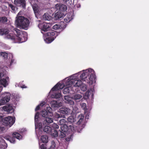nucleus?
Listing matches in <instances>:
<instances>
[{
    "instance_id": "56",
    "label": "nucleus",
    "mask_w": 149,
    "mask_h": 149,
    "mask_svg": "<svg viewBox=\"0 0 149 149\" xmlns=\"http://www.w3.org/2000/svg\"><path fill=\"white\" fill-rule=\"evenodd\" d=\"M21 87L22 88H26L27 87L25 85H23L21 86Z\"/></svg>"
},
{
    "instance_id": "38",
    "label": "nucleus",
    "mask_w": 149,
    "mask_h": 149,
    "mask_svg": "<svg viewBox=\"0 0 149 149\" xmlns=\"http://www.w3.org/2000/svg\"><path fill=\"white\" fill-rule=\"evenodd\" d=\"M9 6L10 7L13 11V12L15 13L16 11L17 10V7H15L11 4H9Z\"/></svg>"
},
{
    "instance_id": "39",
    "label": "nucleus",
    "mask_w": 149,
    "mask_h": 149,
    "mask_svg": "<svg viewBox=\"0 0 149 149\" xmlns=\"http://www.w3.org/2000/svg\"><path fill=\"white\" fill-rule=\"evenodd\" d=\"M80 86H81V89L82 91H84L86 90L87 88L86 84H83L82 83Z\"/></svg>"
},
{
    "instance_id": "18",
    "label": "nucleus",
    "mask_w": 149,
    "mask_h": 149,
    "mask_svg": "<svg viewBox=\"0 0 149 149\" xmlns=\"http://www.w3.org/2000/svg\"><path fill=\"white\" fill-rule=\"evenodd\" d=\"M59 111L60 113L65 114H70L71 112L70 109L67 107L61 108L59 109Z\"/></svg>"
},
{
    "instance_id": "6",
    "label": "nucleus",
    "mask_w": 149,
    "mask_h": 149,
    "mask_svg": "<svg viewBox=\"0 0 149 149\" xmlns=\"http://www.w3.org/2000/svg\"><path fill=\"white\" fill-rule=\"evenodd\" d=\"M15 24L18 27L26 30L29 26V22L24 17H16Z\"/></svg>"
},
{
    "instance_id": "14",
    "label": "nucleus",
    "mask_w": 149,
    "mask_h": 149,
    "mask_svg": "<svg viewBox=\"0 0 149 149\" xmlns=\"http://www.w3.org/2000/svg\"><path fill=\"white\" fill-rule=\"evenodd\" d=\"M1 55L4 59L8 58L11 60L10 64H11L14 61V60L13 59V56L12 54H7L5 52H1Z\"/></svg>"
},
{
    "instance_id": "8",
    "label": "nucleus",
    "mask_w": 149,
    "mask_h": 149,
    "mask_svg": "<svg viewBox=\"0 0 149 149\" xmlns=\"http://www.w3.org/2000/svg\"><path fill=\"white\" fill-rule=\"evenodd\" d=\"M84 116L82 114L79 115L77 119H75L74 116H71L68 117L67 119L68 121L70 123H73L76 120H77V124H81L84 120Z\"/></svg>"
},
{
    "instance_id": "33",
    "label": "nucleus",
    "mask_w": 149,
    "mask_h": 149,
    "mask_svg": "<svg viewBox=\"0 0 149 149\" xmlns=\"http://www.w3.org/2000/svg\"><path fill=\"white\" fill-rule=\"evenodd\" d=\"M41 140L44 143H46L48 141V137L45 135L42 136Z\"/></svg>"
},
{
    "instance_id": "21",
    "label": "nucleus",
    "mask_w": 149,
    "mask_h": 149,
    "mask_svg": "<svg viewBox=\"0 0 149 149\" xmlns=\"http://www.w3.org/2000/svg\"><path fill=\"white\" fill-rule=\"evenodd\" d=\"M64 99L65 102L70 105H73L74 104V102L72 100V97H70L69 96H65L64 97Z\"/></svg>"
},
{
    "instance_id": "53",
    "label": "nucleus",
    "mask_w": 149,
    "mask_h": 149,
    "mask_svg": "<svg viewBox=\"0 0 149 149\" xmlns=\"http://www.w3.org/2000/svg\"><path fill=\"white\" fill-rule=\"evenodd\" d=\"M40 106L39 105H38L37 106L36 108L35 109V111H37L40 108Z\"/></svg>"
},
{
    "instance_id": "58",
    "label": "nucleus",
    "mask_w": 149,
    "mask_h": 149,
    "mask_svg": "<svg viewBox=\"0 0 149 149\" xmlns=\"http://www.w3.org/2000/svg\"><path fill=\"white\" fill-rule=\"evenodd\" d=\"M88 117H89V115H86V118L88 119Z\"/></svg>"
},
{
    "instance_id": "29",
    "label": "nucleus",
    "mask_w": 149,
    "mask_h": 149,
    "mask_svg": "<svg viewBox=\"0 0 149 149\" xmlns=\"http://www.w3.org/2000/svg\"><path fill=\"white\" fill-rule=\"evenodd\" d=\"M52 17L47 13H45L42 16V19L45 20H50L52 19Z\"/></svg>"
},
{
    "instance_id": "16",
    "label": "nucleus",
    "mask_w": 149,
    "mask_h": 149,
    "mask_svg": "<svg viewBox=\"0 0 149 149\" xmlns=\"http://www.w3.org/2000/svg\"><path fill=\"white\" fill-rule=\"evenodd\" d=\"M3 109L5 111H7L8 113H12L14 111V107L10 104L3 106Z\"/></svg>"
},
{
    "instance_id": "9",
    "label": "nucleus",
    "mask_w": 149,
    "mask_h": 149,
    "mask_svg": "<svg viewBox=\"0 0 149 149\" xmlns=\"http://www.w3.org/2000/svg\"><path fill=\"white\" fill-rule=\"evenodd\" d=\"M4 97L0 100V106L5 104L10 100L11 94L8 92H5L3 94Z\"/></svg>"
},
{
    "instance_id": "32",
    "label": "nucleus",
    "mask_w": 149,
    "mask_h": 149,
    "mask_svg": "<svg viewBox=\"0 0 149 149\" xmlns=\"http://www.w3.org/2000/svg\"><path fill=\"white\" fill-rule=\"evenodd\" d=\"M41 114L43 117L45 118L47 116H50L49 115L48 112L45 110L42 111L41 112Z\"/></svg>"
},
{
    "instance_id": "48",
    "label": "nucleus",
    "mask_w": 149,
    "mask_h": 149,
    "mask_svg": "<svg viewBox=\"0 0 149 149\" xmlns=\"http://www.w3.org/2000/svg\"><path fill=\"white\" fill-rule=\"evenodd\" d=\"M5 75V74L3 73V72H0V79H1L2 77H3Z\"/></svg>"
},
{
    "instance_id": "17",
    "label": "nucleus",
    "mask_w": 149,
    "mask_h": 149,
    "mask_svg": "<svg viewBox=\"0 0 149 149\" xmlns=\"http://www.w3.org/2000/svg\"><path fill=\"white\" fill-rule=\"evenodd\" d=\"M14 3L18 6H21L23 8L25 6V0H15Z\"/></svg>"
},
{
    "instance_id": "15",
    "label": "nucleus",
    "mask_w": 149,
    "mask_h": 149,
    "mask_svg": "<svg viewBox=\"0 0 149 149\" xmlns=\"http://www.w3.org/2000/svg\"><path fill=\"white\" fill-rule=\"evenodd\" d=\"M94 91V89L93 88H91L90 90H88L84 95V98L85 99L88 98L89 97L92 98L93 96Z\"/></svg>"
},
{
    "instance_id": "46",
    "label": "nucleus",
    "mask_w": 149,
    "mask_h": 149,
    "mask_svg": "<svg viewBox=\"0 0 149 149\" xmlns=\"http://www.w3.org/2000/svg\"><path fill=\"white\" fill-rule=\"evenodd\" d=\"M41 149H46V146L45 144H42L40 147Z\"/></svg>"
},
{
    "instance_id": "44",
    "label": "nucleus",
    "mask_w": 149,
    "mask_h": 149,
    "mask_svg": "<svg viewBox=\"0 0 149 149\" xmlns=\"http://www.w3.org/2000/svg\"><path fill=\"white\" fill-rule=\"evenodd\" d=\"M52 127L54 129H56L59 128L58 125L55 123H54L52 125Z\"/></svg>"
},
{
    "instance_id": "36",
    "label": "nucleus",
    "mask_w": 149,
    "mask_h": 149,
    "mask_svg": "<svg viewBox=\"0 0 149 149\" xmlns=\"http://www.w3.org/2000/svg\"><path fill=\"white\" fill-rule=\"evenodd\" d=\"M61 26L59 24H56L53 26L52 29L54 30H57L61 29Z\"/></svg>"
},
{
    "instance_id": "49",
    "label": "nucleus",
    "mask_w": 149,
    "mask_h": 149,
    "mask_svg": "<svg viewBox=\"0 0 149 149\" xmlns=\"http://www.w3.org/2000/svg\"><path fill=\"white\" fill-rule=\"evenodd\" d=\"M45 104V102H41L39 105L40 106L42 107Z\"/></svg>"
},
{
    "instance_id": "47",
    "label": "nucleus",
    "mask_w": 149,
    "mask_h": 149,
    "mask_svg": "<svg viewBox=\"0 0 149 149\" xmlns=\"http://www.w3.org/2000/svg\"><path fill=\"white\" fill-rule=\"evenodd\" d=\"M62 117L58 113H56L55 115V117L56 118H61Z\"/></svg>"
},
{
    "instance_id": "7",
    "label": "nucleus",
    "mask_w": 149,
    "mask_h": 149,
    "mask_svg": "<svg viewBox=\"0 0 149 149\" xmlns=\"http://www.w3.org/2000/svg\"><path fill=\"white\" fill-rule=\"evenodd\" d=\"M43 34L44 40L47 43H51L57 36L56 31H52L48 32Z\"/></svg>"
},
{
    "instance_id": "45",
    "label": "nucleus",
    "mask_w": 149,
    "mask_h": 149,
    "mask_svg": "<svg viewBox=\"0 0 149 149\" xmlns=\"http://www.w3.org/2000/svg\"><path fill=\"white\" fill-rule=\"evenodd\" d=\"M55 143L54 142H52V144L50 147V149H55Z\"/></svg>"
},
{
    "instance_id": "11",
    "label": "nucleus",
    "mask_w": 149,
    "mask_h": 149,
    "mask_svg": "<svg viewBox=\"0 0 149 149\" xmlns=\"http://www.w3.org/2000/svg\"><path fill=\"white\" fill-rule=\"evenodd\" d=\"M13 137L6 138V137H4V138L8 140L10 142L12 143H15V137L17 139L19 140L21 139L22 138V136L20 135L19 133L17 132H14L13 134Z\"/></svg>"
},
{
    "instance_id": "35",
    "label": "nucleus",
    "mask_w": 149,
    "mask_h": 149,
    "mask_svg": "<svg viewBox=\"0 0 149 149\" xmlns=\"http://www.w3.org/2000/svg\"><path fill=\"white\" fill-rule=\"evenodd\" d=\"M66 133L67 132H65L61 130L58 133H59L60 137L61 138H63L65 136Z\"/></svg>"
},
{
    "instance_id": "12",
    "label": "nucleus",
    "mask_w": 149,
    "mask_h": 149,
    "mask_svg": "<svg viewBox=\"0 0 149 149\" xmlns=\"http://www.w3.org/2000/svg\"><path fill=\"white\" fill-rule=\"evenodd\" d=\"M50 24L44 22L42 24H40L38 25V27L41 29V32L43 34H45L44 32L47 31L50 27Z\"/></svg>"
},
{
    "instance_id": "20",
    "label": "nucleus",
    "mask_w": 149,
    "mask_h": 149,
    "mask_svg": "<svg viewBox=\"0 0 149 149\" xmlns=\"http://www.w3.org/2000/svg\"><path fill=\"white\" fill-rule=\"evenodd\" d=\"M64 99L65 102L70 105H73L74 104V102L72 100V97H70L69 96H65L64 97Z\"/></svg>"
},
{
    "instance_id": "10",
    "label": "nucleus",
    "mask_w": 149,
    "mask_h": 149,
    "mask_svg": "<svg viewBox=\"0 0 149 149\" xmlns=\"http://www.w3.org/2000/svg\"><path fill=\"white\" fill-rule=\"evenodd\" d=\"M2 121L4 125L10 127L15 122V118L10 116H8L2 120Z\"/></svg>"
},
{
    "instance_id": "30",
    "label": "nucleus",
    "mask_w": 149,
    "mask_h": 149,
    "mask_svg": "<svg viewBox=\"0 0 149 149\" xmlns=\"http://www.w3.org/2000/svg\"><path fill=\"white\" fill-rule=\"evenodd\" d=\"M8 20L6 17H0V22L5 24H7L8 23Z\"/></svg>"
},
{
    "instance_id": "25",
    "label": "nucleus",
    "mask_w": 149,
    "mask_h": 149,
    "mask_svg": "<svg viewBox=\"0 0 149 149\" xmlns=\"http://www.w3.org/2000/svg\"><path fill=\"white\" fill-rule=\"evenodd\" d=\"M32 7L36 16L40 13L41 11V9L36 5H33Z\"/></svg>"
},
{
    "instance_id": "57",
    "label": "nucleus",
    "mask_w": 149,
    "mask_h": 149,
    "mask_svg": "<svg viewBox=\"0 0 149 149\" xmlns=\"http://www.w3.org/2000/svg\"><path fill=\"white\" fill-rule=\"evenodd\" d=\"M2 87L0 86V92L2 90Z\"/></svg>"
},
{
    "instance_id": "40",
    "label": "nucleus",
    "mask_w": 149,
    "mask_h": 149,
    "mask_svg": "<svg viewBox=\"0 0 149 149\" xmlns=\"http://www.w3.org/2000/svg\"><path fill=\"white\" fill-rule=\"evenodd\" d=\"M79 112V111L77 107H74L73 108L72 112L74 113H77Z\"/></svg>"
},
{
    "instance_id": "41",
    "label": "nucleus",
    "mask_w": 149,
    "mask_h": 149,
    "mask_svg": "<svg viewBox=\"0 0 149 149\" xmlns=\"http://www.w3.org/2000/svg\"><path fill=\"white\" fill-rule=\"evenodd\" d=\"M70 130L71 131H73L74 130V127L72 125H70L68 127V131L69 132L70 131Z\"/></svg>"
},
{
    "instance_id": "13",
    "label": "nucleus",
    "mask_w": 149,
    "mask_h": 149,
    "mask_svg": "<svg viewBox=\"0 0 149 149\" xmlns=\"http://www.w3.org/2000/svg\"><path fill=\"white\" fill-rule=\"evenodd\" d=\"M55 8L57 10L63 12L67 9V7L65 5L60 3H57L55 5Z\"/></svg>"
},
{
    "instance_id": "27",
    "label": "nucleus",
    "mask_w": 149,
    "mask_h": 149,
    "mask_svg": "<svg viewBox=\"0 0 149 149\" xmlns=\"http://www.w3.org/2000/svg\"><path fill=\"white\" fill-rule=\"evenodd\" d=\"M0 143L1 144V145H0V149L1 148L5 149L7 147V143H5L4 140L1 137L0 138Z\"/></svg>"
},
{
    "instance_id": "59",
    "label": "nucleus",
    "mask_w": 149,
    "mask_h": 149,
    "mask_svg": "<svg viewBox=\"0 0 149 149\" xmlns=\"http://www.w3.org/2000/svg\"><path fill=\"white\" fill-rule=\"evenodd\" d=\"M2 120L1 116H0V123L1 122V120Z\"/></svg>"
},
{
    "instance_id": "26",
    "label": "nucleus",
    "mask_w": 149,
    "mask_h": 149,
    "mask_svg": "<svg viewBox=\"0 0 149 149\" xmlns=\"http://www.w3.org/2000/svg\"><path fill=\"white\" fill-rule=\"evenodd\" d=\"M49 117L47 116L45 120L43 122V125H47V123H50L53 122V118Z\"/></svg>"
},
{
    "instance_id": "55",
    "label": "nucleus",
    "mask_w": 149,
    "mask_h": 149,
    "mask_svg": "<svg viewBox=\"0 0 149 149\" xmlns=\"http://www.w3.org/2000/svg\"><path fill=\"white\" fill-rule=\"evenodd\" d=\"M70 137L67 138L66 139V140L67 141H69L70 140Z\"/></svg>"
},
{
    "instance_id": "43",
    "label": "nucleus",
    "mask_w": 149,
    "mask_h": 149,
    "mask_svg": "<svg viewBox=\"0 0 149 149\" xmlns=\"http://www.w3.org/2000/svg\"><path fill=\"white\" fill-rule=\"evenodd\" d=\"M70 19L69 18H67L66 17H65V19H64V20L65 22H70L72 19V18L71 17V16H70Z\"/></svg>"
},
{
    "instance_id": "3",
    "label": "nucleus",
    "mask_w": 149,
    "mask_h": 149,
    "mask_svg": "<svg viewBox=\"0 0 149 149\" xmlns=\"http://www.w3.org/2000/svg\"><path fill=\"white\" fill-rule=\"evenodd\" d=\"M77 73H78L79 77H79L81 79L88 83L93 84L95 79V72L91 68L84 70Z\"/></svg>"
},
{
    "instance_id": "22",
    "label": "nucleus",
    "mask_w": 149,
    "mask_h": 149,
    "mask_svg": "<svg viewBox=\"0 0 149 149\" xmlns=\"http://www.w3.org/2000/svg\"><path fill=\"white\" fill-rule=\"evenodd\" d=\"M64 99L65 102L70 105H73L74 104V102L72 100V97H70L69 96H65L64 97Z\"/></svg>"
},
{
    "instance_id": "34",
    "label": "nucleus",
    "mask_w": 149,
    "mask_h": 149,
    "mask_svg": "<svg viewBox=\"0 0 149 149\" xmlns=\"http://www.w3.org/2000/svg\"><path fill=\"white\" fill-rule=\"evenodd\" d=\"M52 109L50 107H46V111L48 113V114L50 116H53V113L52 112Z\"/></svg>"
},
{
    "instance_id": "31",
    "label": "nucleus",
    "mask_w": 149,
    "mask_h": 149,
    "mask_svg": "<svg viewBox=\"0 0 149 149\" xmlns=\"http://www.w3.org/2000/svg\"><path fill=\"white\" fill-rule=\"evenodd\" d=\"M60 127L61 131L63 132H66L68 131V127L66 124L64 125L61 126Z\"/></svg>"
},
{
    "instance_id": "37",
    "label": "nucleus",
    "mask_w": 149,
    "mask_h": 149,
    "mask_svg": "<svg viewBox=\"0 0 149 149\" xmlns=\"http://www.w3.org/2000/svg\"><path fill=\"white\" fill-rule=\"evenodd\" d=\"M67 123L66 120L64 119H62L60 120L59 121V124L61 125H66V123Z\"/></svg>"
},
{
    "instance_id": "50",
    "label": "nucleus",
    "mask_w": 149,
    "mask_h": 149,
    "mask_svg": "<svg viewBox=\"0 0 149 149\" xmlns=\"http://www.w3.org/2000/svg\"><path fill=\"white\" fill-rule=\"evenodd\" d=\"M70 16H71V17L72 18V19H73V17L72 16V15L71 14H68L67 15L66 17L70 19Z\"/></svg>"
},
{
    "instance_id": "1",
    "label": "nucleus",
    "mask_w": 149,
    "mask_h": 149,
    "mask_svg": "<svg viewBox=\"0 0 149 149\" xmlns=\"http://www.w3.org/2000/svg\"><path fill=\"white\" fill-rule=\"evenodd\" d=\"M13 28L12 27L11 31L7 29H0V35H5L6 38L12 40L15 43H21L26 41L27 38L26 33Z\"/></svg>"
},
{
    "instance_id": "51",
    "label": "nucleus",
    "mask_w": 149,
    "mask_h": 149,
    "mask_svg": "<svg viewBox=\"0 0 149 149\" xmlns=\"http://www.w3.org/2000/svg\"><path fill=\"white\" fill-rule=\"evenodd\" d=\"M81 106L84 109H85L86 107V104L85 103H82Z\"/></svg>"
},
{
    "instance_id": "23",
    "label": "nucleus",
    "mask_w": 149,
    "mask_h": 149,
    "mask_svg": "<svg viewBox=\"0 0 149 149\" xmlns=\"http://www.w3.org/2000/svg\"><path fill=\"white\" fill-rule=\"evenodd\" d=\"M50 104L52 107H58L62 106L61 102H57L55 101H52L51 102Z\"/></svg>"
},
{
    "instance_id": "2",
    "label": "nucleus",
    "mask_w": 149,
    "mask_h": 149,
    "mask_svg": "<svg viewBox=\"0 0 149 149\" xmlns=\"http://www.w3.org/2000/svg\"><path fill=\"white\" fill-rule=\"evenodd\" d=\"M66 80V79L65 78L62 81L58 83L52 89L50 92V93H51L52 92L53 94L51 95L52 97L55 98L58 100L62 99V96L60 92H58L57 93L54 91L62 89L63 88L64 86H66V87L63 90V93L65 94L69 93L70 91L71 90V87H68L66 85L65 83Z\"/></svg>"
},
{
    "instance_id": "28",
    "label": "nucleus",
    "mask_w": 149,
    "mask_h": 149,
    "mask_svg": "<svg viewBox=\"0 0 149 149\" xmlns=\"http://www.w3.org/2000/svg\"><path fill=\"white\" fill-rule=\"evenodd\" d=\"M64 15V14L62 12L58 11L55 15V16L56 19H59L63 17Z\"/></svg>"
},
{
    "instance_id": "4",
    "label": "nucleus",
    "mask_w": 149,
    "mask_h": 149,
    "mask_svg": "<svg viewBox=\"0 0 149 149\" xmlns=\"http://www.w3.org/2000/svg\"><path fill=\"white\" fill-rule=\"evenodd\" d=\"M39 113L37 112L35 116V129L36 133L38 136L40 135L42 132L40 130H41L42 127L43 131L47 133H50L52 131V129L51 127L47 126L46 125H44L41 123H38V118L39 117Z\"/></svg>"
},
{
    "instance_id": "52",
    "label": "nucleus",
    "mask_w": 149,
    "mask_h": 149,
    "mask_svg": "<svg viewBox=\"0 0 149 149\" xmlns=\"http://www.w3.org/2000/svg\"><path fill=\"white\" fill-rule=\"evenodd\" d=\"M22 12L21 11L19 12L18 13L17 15V16L16 17H22V16H20V15H21Z\"/></svg>"
},
{
    "instance_id": "5",
    "label": "nucleus",
    "mask_w": 149,
    "mask_h": 149,
    "mask_svg": "<svg viewBox=\"0 0 149 149\" xmlns=\"http://www.w3.org/2000/svg\"><path fill=\"white\" fill-rule=\"evenodd\" d=\"M67 80L66 85L68 87H71L72 85L74 87H79L82 84V81L79 79L78 73H76L66 78Z\"/></svg>"
},
{
    "instance_id": "19",
    "label": "nucleus",
    "mask_w": 149,
    "mask_h": 149,
    "mask_svg": "<svg viewBox=\"0 0 149 149\" xmlns=\"http://www.w3.org/2000/svg\"><path fill=\"white\" fill-rule=\"evenodd\" d=\"M8 78L6 77L5 79H0V84L3 86L4 87H6L8 84Z\"/></svg>"
},
{
    "instance_id": "54",
    "label": "nucleus",
    "mask_w": 149,
    "mask_h": 149,
    "mask_svg": "<svg viewBox=\"0 0 149 149\" xmlns=\"http://www.w3.org/2000/svg\"><path fill=\"white\" fill-rule=\"evenodd\" d=\"M57 149H65V148L63 146H59L58 148Z\"/></svg>"
},
{
    "instance_id": "24",
    "label": "nucleus",
    "mask_w": 149,
    "mask_h": 149,
    "mask_svg": "<svg viewBox=\"0 0 149 149\" xmlns=\"http://www.w3.org/2000/svg\"><path fill=\"white\" fill-rule=\"evenodd\" d=\"M82 97V95L79 94H74L72 97V99L77 102H79Z\"/></svg>"
},
{
    "instance_id": "60",
    "label": "nucleus",
    "mask_w": 149,
    "mask_h": 149,
    "mask_svg": "<svg viewBox=\"0 0 149 149\" xmlns=\"http://www.w3.org/2000/svg\"><path fill=\"white\" fill-rule=\"evenodd\" d=\"M78 5H79V7H80V5H79V4H78Z\"/></svg>"
},
{
    "instance_id": "42",
    "label": "nucleus",
    "mask_w": 149,
    "mask_h": 149,
    "mask_svg": "<svg viewBox=\"0 0 149 149\" xmlns=\"http://www.w3.org/2000/svg\"><path fill=\"white\" fill-rule=\"evenodd\" d=\"M54 133H52V131L50 133H51L52 135L54 136V137H56L57 136L58 134V133L57 132V131L56 130H54Z\"/></svg>"
}]
</instances>
